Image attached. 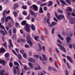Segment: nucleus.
Returning a JSON list of instances; mask_svg holds the SVG:
<instances>
[{
	"label": "nucleus",
	"instance_id": "1",
	"mask_svg": "<svg viewBox=\"0 0 75 75\" xmlns=\"http://www.w3.org/2000/svg\"><path fill=\"white\" fill-rule=\"evenodd\" d=\"M26 23L27 21H23L22 22L21 24L22 25H25V29L26 31H27V32H30V28L29 25H28V23L26 24Z\"/></svg>",
	"mask_w": 75,
	"mask_h": 75
},
{
	"label": "nucleus",
	"instance_id": "2",
	"mask_svg": "<svg viewBox=\"0 0 75 75\" xmlns=\"http://www.w3.org/2000/svg\"><path fill=\"white\" fill-rule=\"evenodd\" d=\"M0 27L1 29H3L5 32V33H4V31L3 30H0V33H1L3 35H6V34H7V31L5 29V28L4 27V26L1 25H0Z\"/></svg>",
	"mask_w": 75,
	"mask_h": 75
},
{
	"label": "nucleus",
	"instance_id": "3",
	"mask_svg": "<svg viewBox=\"0 0 75 75\" xmlns=\"http://www.w3.org/2000/svg\"><path fill=\"white\" fill-rule=\"evenodd\" d=\"M55 16L56 18H57V19L59 20H61V19H62V18H64V19H65V17H64V16L62 15H60L59 16L57 15V13H55Z\"/></svg>",
	"mask_w": 75,
	"mask_h": 75
},
{
	"label": "nucleus",
	"instance_id": "4",
	"mask_svg": "<svg viewBox=\"0 0 75 75\" xmlns=\"http://www.w3.org/2000/svg\"><path fill=\"white\" fill-rule=\"evenodd\" d=\"M12 52L15 55H16V56H17L18 58L20 60H21V59H22V57L21 56V55L19 54H18L16 53V52L15 51V50H12Z\"/></svg>",
	"mask_w": 75,
	"mask_h": 75
},
{
	"label": "nucleus",
	"instance_id": "5",
	"mask_svg": "<svg viewBox=\"0 0 75 75\" xmlns=\"http://www.w3.org/2000/svg\"><path fill=\"white\" fill-rule=\"evenodd\" d=\"M27 39L28 40L27 42L29 44L30 46V47H31V46H32L33 45V43L30 40H31V38H30V36H27Z\"/></svg>",
	"mask_w": 75,
	"mask_h": 75
},
{
	"label": "nucleus",
	"instance_id": "6",
	"mask_svg": "<svg viewBox=\"0 0 75 75\" xmlns=\"http://www.w3.org/2000/svg\"><path fill=\"white\" fill-rule=\"evenodd\" d=\"M57 45H58V47H59L60 48V49L61 50H63V52H66V50H65V48L64 47V46L58 44H57Z\"/></svg>",
	"mask_w": 75,
	"mask_h": 75
},
{
	"label": "nucleus",
	"instance_id": "7",
	"mask_svg": "<svg viewBox=\"0 0 75 75\" xmlns=\"http://www.w3.org/2000/svg\"><path fill=\"white\" fill-rule=\"evenodd\" d=\"M69 22L71 24H74L75 23V18H71Z\"/></svg>",
	"mask_w": 75,
	"mask_h": 75
},
{
	"label": "nucleus",
	"instance_id": "8",
	"mask_svg": "<svg viewBox=\"0 0 75 75\" xmlns=\"http://www.w3.org/2000/svg\"><path fill=\"white\" fill-rule=\"evenodd\" d=\"M33 10L35 11H38V7L35 5H32Z\"/></svg>",
	"mask_w": 75,
	"mask_h": 75
},
{
	"label": "nucleus",
	"instance_id": "9",
	"mask_svg": "<svg viewBox=\"0 0 75 75\" xmlns=\"http://www.w3.org/2000/svg\"><path fill=\"white\" fill-rule=\"evenodd\" d=\"M9 44L10 46H8V48L9 49H11V47H13V43H12V40L11 39L9 40Z\"/></svg>",
	"mask_w": 75,
	"mask_h": 75
},
{
	"label": "nucleus",
	"instance_id": "10",
	"mask_svg": "<svg viewBox=\"0 0 75 75\" xmlns=\"http://www.w3.org/2000/svg\"><path fill=\"white\" fill-rule=\"evenodd\" d=\"M19 6L18 4H13V8L14 10H16L17 8Z\"/></svg>",
	"mask_w": 75,
	"mask_h": 75
},
{
	"label": "nucleus",
	"instance_id": "11",
	"mask_svg": "<svg viewBox=\"0 0 75 75\" xmlns=\"http://www.w3.org/2000/svg\"><path fill=\"white\" fill-rule=\"evenodd\" d=\"M6 52V50L3 48L2 47L1 48H0V53H4Z\"/></svg>",
	"mask_w": 75,
	"mask_h": 75
},
{
	"label": "nucleus",
	"instance_id": "12",
	"mask_svg": "<svg viewBox=\"0 0 75 75\" xmlns=\"http://www.w3.org/2000/svg\"><path fill=\"white\" fill-rule=\"evenodd\" d=\"M57 24V23L54 22H52L51 24L50 25H49V26L50 27H52L53 26H54V25H55Z\"/></svg>",
	"mask_w": 75,
	"mask_h": 75
},
{
	"label": "nucleus",
	"instance_id": "13",
	"mask_svg": "<svg viewBox=\"0 0 75 75\" xmlns=\"http://www.w3.org/2000/svg\"><path fill=\"white\" fill-rule=\"evenodd\" d=\"M67 58L68 60V61H69L70 62H73V61H72V58L70 57H69L68 56H67Z\"/></svg>",
	"mask_w": 75,
	"mask_h": 75
},
{
	"label": "nucleus",
	"instance_id": "14",
	"mask_svg": "<svg viewBox=\"0 0 75 75\" xmlns=\"http://www.w3.org/2000/svg\"><path fill=\"white\" fill-rule=\"evenodd\" d=\"M29 61L31 62H35L36 61V60L35 59L31 58L29 59Z\"/></svg>",
	"mask_w": 75,
	"mask_h": 75
},
{
	"label": "nucleus",
	"instance_id": "15",
	"mask_svg": "<svg viewBox=\"0 0 75 75\" xmlns=\"http://www.w3.org/2000/svg\"><path fill=\"white\" fill-rule=\"evenodd\" d=\"M13 74L14 75H16V74H17V70H16V69L15 68H13Z\"/></svg>",
	"mask_w": 75,
	"mask_h": 75
},
{
	"label": "nucleus",
	"instance_id": "16",
	"mask_svg": "<svg viewBox=\"0 0 75 75\" xmlns=\"http://www.w3.org/2000/svg\"><path fill=\"white\" fill-rule=\"evenodd\" d=\"M66 40L67 42L68 43H70L69 41L71 40V38H70L69 37H68L66 38Z\"/></svg>",
	"mask_w": 75,
	"mask_h": 75
},
{
	"label": "nucleus",
	"instance_id": "17",
	"mask_svg": "<svg viewBox=\"0 0 75 75\" xmlns=\"http://www.w3.org/2000/svg\"><path fill=\"white\" fill-rule=\"evenodd\" d=\"M0 64H2L3 65H5L6 64V63H5V61L4 60H1V63Z\"/></svg>",
	"mask_w": 75,
	"mask_h": 75
},
{
	"label": "nucleus",
	"instance_id": "18",
	"mask_svg": "<svg viewBox=\"0 0 75 75\" xmlns=\"http://www.w3.org/2000/svg\"><path fill=\"white\" fill-rule=\"evenodd\" d=\"M42 57L45 61H47V57H46V56L44 54H42Z\"/></svg>",
	"mask_w": 75,
	"mask_h": 75
},
{
	"label": "nucleus",
	"instance_id": "19",
	"mask_svg": "<svg viewBox=\"0 0 75 75\" xmlns=\"http://www.w3.org/2000/svg\"><path fill=\"white\" fill-rule=\"evenodd\" d=\"M58 36L59 38L61 39V40H62V41H63L64 40V38H62V36H61V35H60V34H58Z\"/></svg>",
	"mask_w": 75,
	"mask_h": 75
},
{
	"label": "nucleus",
	"instance_id": "20",
	"mask_svg": "<svg viewBox=\"0 0 75 75\" xmlns=\"http://www.w3.org/2000/svg\"><path fill=\"white\" fill-rule=\"evenodd\" d=\"M28 65L30 66V67L31 68V69H33V64L32 63H30V62H29L28 63Z\"/></svg>",
	"mask_w": 75,
	"mask_h": 75
},
{
	"label": "nucleus",
	"instance_id": "21",
	"mask_svg": "<svg viewBox=\"0 0 75 75\" xmlns=\"http://www.w3.org/2000/svg\"><path fill=\"white\" fill-rule=\"evenodd\" d=\"M60 2L64 5H66L67 4L63 0H60Z\"/></svg>",
	"mask_w": 75,
	"mask_h": 75
},
{
	"label": "nucleus",
	"instance_id": "22",
	"mask_svg": "<svg viewBox=\"0 0 75 75\" xmlns=\"http://www.w3.org/2000/svg\"><path fill=\"white\" fill-rule=\"evenodd\" d=\"M4 56L5 58H8L9 56H10V55L8 53H6L5 54Z\"/></svg>",
	"mask_w": 75,
	"mask_h": 75
},
{
	"label": "nucleus",
	"instance_id": "23",
	"mask_svg": "<svg viewBox=\"0 0 75 75\" xmlns=\"http://www.w3.org/2000/svg\"><path fill=\"white\" fill-rule=\"evenodd\" d=\"M39 12V13H43V11H42V7H40V8Z\"/></svg>",
	"mask_w": 75,
	"mask_h": 75
},
{
	"label": "nucleus",
	"instance_id": "24",
	"mask_svg": "<svg viewBox=\"0 0 75 75\" xmlns=\"http://www.w3.org/2000/svg\"><path fill=\"white\" fill-rule=\"evenodd\" d=\"M29 11L30 13V14L32 16H33L34 15V12L32 10H29Z\"/></svg>",
	"mask_w": 75,
	"mask_h": 75
},
{
	"label": "nucleus",
	"instance_id": "25",
	"mask_svg": "<svg viewBox=\"0 0 75 75\" xmlns=\"http://www.w3.org/2000/svg\"><path fill=\"white\" fill-rule=\"evenodd\" d=\"M13 13L14 15V17H15L17 16L18 15V14L17 13L14 11L13 12Z\"/></svg>",
	"mask_w": 75,
	"mask_h": 75
},
{
	"label": "nucleus",
	"instance_id": "26",
	"mask_svg": "<svg viewBox=\"0 0 75 75\" xmlns=\"http://www.w3.org/2000/svg\"><path fill=\"white\" fill-rule=\"evenodd\" d=\"M17 29H16V28H13V33L14 34H16V30Z\"/></svg>",
	"mask_w": 75,
	"mask_h": 75
},
{
	"label": "nucleus",
	"instance_id": "27",
	"mask_svg": "<svg viewBox=\"0 0 75 75\" xmlns=\"http://www.w3.org/2000/svg\"><path fill=\"white\" fill-rule=\"evenodd\" d=\"M14 63L15 65L18 66V67H19V66H20V65H19V64H18V62L15 61L14 62Z\"/></svg>",
	"mask_w": 75,
	"mask_h": 75
},
{
	"label": "nucleus",
	"instance_id": "28",
	"mask_svg": "<svg viewBox=\"0 0 75 75\" xmlns=\"http://www.w3.org/2000/svg\"><path fill=\"white\" fill-rule=\"evenodd\" d=\"M52 4V2L51 1H49V4L48 5V6L50 7V6H51Z\"/></svg>",
	"mask_w": 75,
	"mask_h": 75
},
{
	"label": "nucleus",
	"instance_id": "29",
	"mask_svg": "<svg viewBox=\"0 0 75 75\" xmlns=\"http://www.w3.org/2000/svg\"><path fill=\"white\" fill-rule=\"evenodd\" d=\"M31 27L32 30H34L35 29V27L34 26V25L33 24H32Z\"/></svg>",
	"mask_w": 75,
	"mask_h": 75
},
{
	"label": "nucleus",
	"instance_id": "30",
	"mask_svg": "<svg viewBox=\"0 0 75 75\" xmlns=\"http://www.w3.org/2000/svg\"><path fill=\"white\" fill-rule=\"evenodd\" d=\"M68 9L67 10V11H72V9L70 7H68Z\"/></svg>",
	"mask_w": 75,
	"mask_h": 75
},
{
	"label": "nucleus",
	"instance_id": "31",
	"mask_svg": "<svg viewBox=\"0 0 75 75\" xmlns=\"http://www.w3.org/2000/svg\"><path fill=\"white\" fill-rule=\"evenodd\" d=\"M65 1L67 3H68V4H69V5H71V3L69 0H65Z\"/></svg>",
	"mask_w": 75,
	"mask_h": 75
},
{
	"label": "nucleus",
	"instance_id": "32",
	"mask_svg": "<svg viewBox=\"0 0 75 75\" xmlns=\"http://www.w3.org/2000/svg\"><path fill=\"white\" fill-rule=\"evenodd\" d=\"M30 14H29L26 18V19L27 20H30Z\"/></svg>",
	"mask_w": 75,
	"mask_h": 75
},
{
	"label": "nucleus",
	"instance_id": "33",
	"mask_svg": "<svg viewBox=\"0 0 75 75\" xmlns=\"http://www.w3.org/2000/svg\"><path fill=\"white\" fill-rule=\"evenodd\" d=\"M44 29L45 30V32L46 34H48V31L47 30V28H44Z\"/></svg>",
	"mask_w": 75,
	"mask_h": 75
},
{
	"label": "nucleus",
	"instance_id": "34",
	"mask_svg": "<svg viewBox=\"0 0 75 75\" xmlns=\"http://www.w3.org/2000/svg\"><path fill=\"white\" fill-rule=\"evenodd\" d=\"M1 22L3 23L4 22V17H3L1 20Z\"/></svg>",
	"mask_w": 75,
	"mask_h": 75
},
{
	"label": "nucleus",
	"instance_id": "35",
	"mask_svg": "<svg viewBox=\"0 0 75 75\" xmlns=\"http://www.w3.org/2000/svg\"><path fill=\"white\" fill-rule=\"evenodd\" d=\"M9 67H10L11 68L12 67H13V63H11V62H10L9 63Z\"/></svg>",
	"mask_w": 75,
	"mask_h": 75
},
{
	"label": "nucleus",
	"instance_id": "36",
	"mask_svg": "<svg viewBox=\"0 0 75 75\" xmlns=\"http://www.w3.org/2000/svg\"><path fill=\"white\" fill-rule=\"evenodd\" d=\"M16 38H17V37H16V36L15 35H13V36L12 37V40H14V38H15V39H16Z\"/></svg>",
	"mask_w": 75,
	"mask_h": 75
},
{
	"label": "nucleus",
	"instance_id": "37",
	"mask_svg": "<svg viewBox=\"0 0 75 75\" xmlns=\"http://www.w3.org/2000/svg\"><path fill=\"white\" fill-rule=\"evenodd\" d=\"M50 18H47V21H46V22L48 24H50V21L49 20H50Z\"/></svg>",
	"mask_w": 75,
	"mask_h": 75
},
{
	"label": "nucleus",
	"instance_id": "38",
	"mask_svg": "<svg viewBox=\"0 0 75 75\" xmlns=\"http://www.w3.org/2000/svg\"><path fill=\"white\" fill-rule=\"evenodd\" d=\"M22 8H23V9H24V10H26V9H27V7L26 6L23 5L22 7H21Z\"/></svg>",
	"mask_w": 75,
	"mask_h": 75
},
{
	"label": "nucleus",
	"instance_id": "39",
	"mask_svg": "<svg viewBox=\"0 0 75 75\" xmlns=\"http://www.w3.org/2000/svg\"><path fill=\"white\" fill-rule=\"evenodd\" d=\"M41 40L43 41H44V36L43 35H41Z\"/></svg>",
	"mask_w": 75,
	"mask_h": 75
},
{
	"label": "nucleus",
	"instance_id": "40",
	"mask_svg": "<svg viewBox=\"0 0 75 75\" xmlns=\"http://www.w3.org/2000/svg\"><path fill=\"white\" fill-rule=\"evenodd\" d=\"M47 17H48V18H50V13H47Z\"/></svg>",
	"mask_w": 75,
	"mask_h": 75
},
{
	"label": "nucleus",
	"instance_id": "41",
	"mask_svg": "<svg viewBox=\"0 0 75 75\" xmlns=\"http://www.w3.org/2000/svg\"><path fill=\"white\" fill-rule=\"evenodd\" d=\"M6 10H5L3 12V16L4 17H5V14H6Z\"/></svg>",
	"mask_w": 75,
	"mask_h": 75
},
{
	"label": "nucleus",
	"instance_id": "42",
	"mask_svg": "<svg viewBox=\"0 0 75 75\" xmlns=\"http://www.w3.org/2000/svg\"><path fill=\"white\" fill-rule=\"evenodd\" d=\"M23 56L25 58H27V54L25 53H24L23 54Z\"/></svg>",
	"mask_w": 75,
	"mask_h": 75
},
{
	"label": "nucleus",
	"instance_id": "43",
	"mask_svg": "<svg viewBox=\"0 0 75 75\" xmlns=\"http://www.w3.org/2000/svg\"><path fill=\"white\" fill-rule=\"evenodd\" d=\"M3 46H4L5 47H7V43L6 42H5V43H4L3 44Z\"/></svg>",
	"mask_w": 75,
	"mask_h": 75
},
{
	"label": "nucleus",
	"instance_id": "44",
	"mask_svg": "<svg viewBox=\"0 0 75 75\" xmlns=\"http://www.w3.org/2000/svg\"><path fill=\"white\" fill-rule=\"evenodd\" d=\"M54 29H55V28L54 27L52 30L51 32L52 34H54Z\"/></svg>",
	"mask_w": 75,
	"mask_h": 75
},
{
	"label": "nucleus",
	"instance_id": "45",
	"mask_svg": "<svg viewBox=\"0 0 75 75\" xmlns=\"http://www.w3.org/2000/svg\"><path fill=\"white\" fill-rule=\"evenodd\" d=\"M20 52L21 54H24V51L23 50H20Z\"/></svg>",
	"mask_w": 75,
	"mask_h": 75
},
{
	"label": "nucleus",
	"instance_id": "46",
	"mask_svg": "<svg viewBox=\"0 0 75 75\" xmlns=\"http://www.w3.org/2000/svg\"><path fill=\"white\" fill-rule=\"evenodd\" d=\"M21 43H24V42H25V41L24 40V39H21Z\"/></svg>",
	"mask_w": 75,
	"mask_h": 75
},
{
	"label": "nucleus",
	"instance_id": "47",
	"mask_svg": "<svg viewBox=\"0 0 75 75\" xmlns=\"http://www.w3.org/2000/svg\"><path fill=\"white\" fill-rule=\"evenodd\" d=\"M53 67H51L50 66L48 68V69L49 71H51Z\"/></svg>",
	"mask_w": 75,
	"mask_h": 75
},
{
	"label": "nucleus",
	"instance_id": "48",
	"mask_svg": "<svg viewBox=\"0 0 75 75\" xmlns=\"http://www.w3.org/2000/svg\"><path fill=\"white\" fill-rule=\"evenodd\" d=\"M39 47H40L39 50L40 51H41L42 50V48L41 47V45L40 44H38Z\"/></svg>",
	"mask_w": 75,
	"mask_h": 75
},
{
	"label": "nucleus",
	"instance_id": "49",
	"mask_svg": "<svg viewBox=\"0 0 75 75\" xmlns=\"http://www.w3.org/2000/svg\"><path fill=\"white\" fill-rule=\"evenodd\" d=\"M23 15H25V16H27V13L25 11L23 12Z\"/></svg>",
	"mask_w": 75,
	"mask_h": 75
},
{
	"label": "nucleus",
	"instance_id": "50",
	"mask_svg": "<svg viewBox=\"0 0 75 75\" xmlns=\"http://www.w3.org/2000/svg\"><path fill=\"white\" fill-rule=\"evenodd\" d=\"M47 5V3H45L43 4H42L40 5V6H46Z\"/></svg>",
	"mask_w": 75,
	"mask_h": 75
},
{
	"label": "nucleus",
	"instance_id": "51",
	"mask_svg": "<svg viewBox=\"0 0 75 75\" xmlns=\"http://www.w3.org/2000/svg\"><path fill=\"white\" fill-rule=\"evenodd\" d=\"M43 9L44 10V11H47V6H45L44 7Z\"/></svg>",
	"mask_w": 75,
	"mask_h": 75
},
{
	"label": "nucleus",
	"instance_id": "52",
	"mask_svg": "<svg viewBox=\"0 0 75 75\" xmlns=\"http://www.w3.org/2000/svg\"><path fill=\"white\" fill-rule=\"evenodd\" d=\"M59 13H63V11L61 9H59L58 11Z\"/></svg>",
	"mask_w": 75,
	"mask_h": 75
},
{
	"label": "nucleus",
	"instance_id": "53",
	"mask_svg": "<svg viewBox=\"0 0 75 75\" xmlns=\"http://www.w3.org/2000/svg\"><path fill=\"white\" fill-rule=\"evenodd\" d=\"M55 50L57 53H58V54L59 53V50H58V48H55Z\"/></svg>",
	"mask_w": 75,
	"mask_h": 75
},
{
	"label": "nucleus",
	"instance_id": "54",
	"mask_svg": "<svg viewBox=\"0 0 75 75\" xmlns=\"http://www.w3.org/2000/svg\"><path fill=\"white\" fill-rule=\"evenodd\" d=\"M34 69L35 70H38V69H41V68H40V67H39L38 68L35 67Z\"/></svg>",
	"mask_w": 75,
	"mask_h": 75
},
{
	"label": "nucleus",
	"instance_id": "55",
	"mask_svg": "<svg viewBox=\"0 0 75 75\" xmlns=\"http://www.w3.org/2000/svg\"><path fill=\"white\" fill-rule=\"evenodd\" d=\"M34 57L35 58H36L38 59L39 58V57H38V55H34Z\"/></svg>",
	"mask_w": 75,
	"mask_h": 75
},
{
	"label": "nucleus",
	"instance_id": "56",
	"mask_svg": "<svg viewBox=\"0 0 75 75\" xmlns=\"http://www.w3.org/2000/svg\"><path fill=\"white\" fill-rule=\"evenodd\" d=\"M38 36H35V40L36 41H37V40H38Z\"/></svg>",
	"mask_w": 75,
	"mask_h": 75
},
{
	"label": "nucleus",
	"instance_id": "57",
	"mask_svg": "<svg viewBox=\"0 0 75 75\" xmlns=\"http://www.w3.org/2000/svg\"><path fill=\"white\" fill-rule=\"evenodd\" d=\"M8 2V0H5V1H4V4H6Z\"/></svg>",
	"mask_w": 75,
	"mask_h": 75
},
{
	"label": "nucleus",
	"instance_id": "58",
	"mask_svg": "<svg viewBox=\"0 0 75 75\" xmlns=\"http://www.w3.org/2000/svg\"><path fill=\"white\" fill-rule=\"evenodd\" d=\"M67 64L68 68H69L70 69H71V67H70L69 65V64H68V63L67 62Z\"/></svg>",
	"mask_w": 75,
	"mask_h": 75
},
{
	"label": "nucleus",
	"instance_id": "59",
	"mask_svg": "<svg viewBox=\"0 0 75 75\" xmlns=\"http://www.w3.org/2000/svg\"><path fill=\"white\" fill-rule=\"evenodd\" d=\"M6 17L7 18V19L9 20H10L11 19V17L10 16H8Z\"/></svg>",
	"mask_w": 75,
	"mask_h": 75
},
{
	"label": "nucleus",
	"instance_id": "60",
	"mask_svg": "<svg viewBox=\"0 0 75 75\" xmlns=\"http://www.w3.org/2000/svg\"><path fill=\"white\" fill-rule=\"evenodd\" d=\"M15 68L16 69H17V71L18 72L19 71V68H18V66H16Z\"/></svg>",
	"mask_w": 75,
	"mask_h": 75
},
{
	"label": "nucleus",
	"instance_id": "61",
	"mask_svg": "<svg viewBox=\"0 0 75 75\" xmlns=\"http://www.w3.org/2000/svg\"><path fill=\"white\" fill-rule=\"evenodd\" d=\"M54 65L55 66V67L56 68H58V66L57 65V63H56V62L54 63Z\"/></svg>",
	"mask_w": 75,
	"mask_h": 75
},
{
	"label": "nucleus",
	"instance_id": "62",
	"mask_svg": "<svg viewBox=\"0 0 75 75\" xmlns=\"http://www.w3.org/2000/svg\"><path fill=\"white\" fill-rule=\"evenodd\" d=\"M69 47L70 48H72V45L71 44L69 45Z\"/></svg>",
	"mask_w": 75,
	"mask_h": 75
},
{
	"label": "nucleus",
	"instance_id": "63",
	"mask_svg": "<svg viewBox=\"0 0 75 75\" xmlns=\"http://www.w3.org/2000/svg\"><path fill=\"white\" fill-rule=\"evenodd\" d=\"M8 26L9 28H11V24L10 23L8 24Z\"/></svg>",
	"mask_w": 75,
	"mask_h": 75
},
{
	"label": "nucleus",
	"instance_id": "64",
	"mask_svg": "<svg viewBox=\"0 0 75 75\" xmlns=\"http://www.w3.org/2000/svg\"><path fill=\"white\" fill-rule=\"evenodd\" d=\"M29 45H25V48H29Z\"/></svg>",
	"mask_w": 75,
	"mask_h": 75
}]
</instances>
